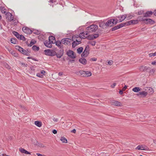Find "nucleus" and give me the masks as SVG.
<instances>
[{"label":"nucleus","instance_id":"51","mask_svg":"<svg viewBox=\"0 0 156 156\" xmlns=\"http://www.w3.org/2000/svg\"><path fill=\"white\" fill-rule=\"evenodd\" d=\"M97 59L96 58H92L90 60L93 61H95L97 60Z\"/></svg>","mask_w":156,"mask_h":156},{"label":"nucleus","instance_id":"62","mask_svg":"<svg viewBox=\"0 0 156 156\" xmlns=\"http://www.w3.org/2000/svg\"><path fill=\"white\" fill-rule=\"evenodd\" d=\"M71 132L73 133H75L76 132V130L75 129H73L72 131Z\"/></svg>","mask_w":156,"mask_h":156},{"label":"nucleus","instance_id":"5","mask_svg":"<svg viewBox=\"0 0 156 156\" xmlns=\"http://www.w3.org/2000/svg\"><path fill=\"white\" fill-rule=\"evenodd\" d=\"M90 36V34L86 30L85 32H82L79 34V37L81 38H85Z\"/></svg>","mask_w":156,"mask_h":156},{"label":"nucleus","instance_id":"43","mask_svg":"<svg viewBox=\"0 0 156 156\" xmlns=\"http://www.w3.org/2000/svg\"><path fill=\"white\" fill-rule=\"evenodd\" d=\"M119 29V27L118 25L117 26H115V27L112 28V31H114Z\"/></svg>","mask_w":156,"mask_h":156},{"label":"nucleus","instance_id":"63","mask_svg":"<svg viewBox=\"0 0 156 156\" xmlns=\"http://www.w3.org/2000/svg\"><path fill=\"white\" fill-rule=\"evenodd\" d=\"M58 75L59 76H62L63 75L62 73L60 72L58 73Z\"/></svg>","mask_w":156,"mask_h":156},{"label":"nucleus","instance_id":"6","mask_svg":"<svg viewBox=\"0 0 156 156\" xmlns=\"http://www.w3.org/2000/svg\"><path fill=\"white\" fill-rule=\"evenodd\" d=\"M73 40L69 38H65L62 40V43L65 45H68L70 44Z\"/></svg>","mask_w":156,"mask_h":156},{"label":"nucleus","instance_id":"23","mask_svg":"<svg viewBox=\"0 0 156 156\" xmlns=\"http://www.w3.org/2000/svg\"><path fill=\"white\" fill-rule=\"evenodd\" d=\"M153 14V12L151 11H148L147 12L144 14V16L145 17L150 16Z\"/></svg>","mask_w":156,"mask_h":156},{"label":"nucleus","instance_id":"11","mask_svg":"<svg viewBox=\"0 0 156 156\" xmlns=\"http://www.w3.org/2000/svg\"><path fill=\"white\" fill-rule=\"evenodd\" d=\"M67 54L70 57L74 58L76 57V56L74 55V52L71 50H69L67 52Z\"/></svg>","mask_w":156,"mask_h":156},{"label":"nucleus","instance_id":"48","mask_svg":"<svg viewBox=\"0 0 156 156\" xmlns=\"http://www.w3.org/2000/svg\"><path fill=\"white\" fill-rule=\"evenodd\" d=\"M116 83H114L113 84L111 85V87L112 88H114L116 85Z\"/></svg>","mask_w":156,"mask_h":156},{"label":"nucleus","instance_id":"21","mask_svg":"<svg viewBox=\"0 0 156 156\" xmlns=\"http://www.w3.org/2000/svg\"><path fill=\"white\" fill-rule=\"evenodd\" d=\"M99 26L100 27L104 28V27L105 25V23L104 21H101L99 22Z\"/></svg>","mask_w":156,"mask_h":156},{"label":"nucleus","instance_id":"38","mask_svg":"<svg viewBox=\"0 0 156 156\" xmlns=\"http://www.w3.org/2000/svg\"><path fill=\"white\" fill-rule=\"evenodd\" d=\"M21 40H22L24 41H26V38L23 35H20L19 38Z\"/></svg>","mask_w":156,"mask_h":156},{"label":"nucleus","instance_id":"36","mask_svg":"<svg viewBox=\"0 0 156 156\" xmlns=\"http://www.w3.org/2000/svg\"><path fill=\"white\" fill-rule=\"evenodd\" d=\"M96 43V42L95 41H91L89 42L88 44L92 46H94L95 45Z\"/></svg>","mask_w":156,"mask_h":156},{"label":"nucleus","instance_id":"57","mask_svg":"<svg viewBox=\"0 0 156 156\" xmlns=\"http://www.w3.org/2000/svg\"><path fill=\"white\" fill-rule=\"evenodd\" d=\"M151 64L153 65H156V61L152 62L151 63Z\"/></svg>","mask_w":156,"mask_h":156},{"label":"nucleus","instance_id":"56","mask_svg":"<svg viewBox=\"0 0 156 156\" xmlns=\"http://www.w3.org/2000/svg\"><path fill=\"white\" fill-rule=\"evenodd\" d=\"M52 133L54 134H56L57 133V131L55 129H54L52 131Z\"/></svg>","mask_w":156,"mask_h":156},{"label":"nucleus","instance_id":"17","mask_svg":"<svg viewBox=\"0 0 156 156\" xmlns=\"http://www.w3.org/2000/svg\"><path fill=\"white\" fill-rule=\"evenodd\" d=\"M98 37L99 34H95L90 36V37L89 38L90 39L94 40L98 38Z\"/></svg>","mask_w":156,"mask_h":156},{"label":"nucleus","instance_id":"14","mask_svg":"<svg viewBox=\"0 0 156 156\" xmlns=\"http://www.w3.org/2000/svg\"><path fill=\"white\" fill-rule=\"evenodd\" d=\"M44 44L47 47L51 48L52 46V43L49 41H45Z\"/></svg>","mask_w":156,"mask_h":156},{"label":"nucleus","instance_id":"49","mask_svg":"<svg viewBox=\"0 0 156 156\" xmlns=\"http://www.w3.org/2000/svg\"><path fill=\"white\" fill-rule=\"evenodd\" d=\"M34 44V42H33L32 41H31V42H30V44L29 45H28V46H29L31 47V46L32 45H33Z\"/></svg>","mask_w":156,"mask_h":156},{"label":"nucleus","instance_id":"41","mask_svg":"<svg viewBox=\"0 0 156 156\" xmlns=\"http://www.w3.org/2000/svg\"><path fill=\"white\" fill-rule=\"evenodd\" d=\"M11 42L12 43L16 44V40L15 39L12 38L11 39Z\"/></svg>","mask_w":156,"mask_h":156},{"label":"nucleus","instance_id":"8","mask_svg":"<svg viewBox=\"0 0 156 156\" xmlns=\"http://www.w3.org/2000/svg\"><path fill=\"white\" fill-rule=\"evenodd\" d=\"M7 16L6 18L9 21H12L13 20V22L15 21V20H13V17L12 14L10 13H7L6 14Z\"/></svg>","mask_w":156,"mask_h":156},{"label":"nucleus","instance_id":"13","mask_svg":"<svg viewBox=\"0 0 156 156\" xmlns=\"http://www.w3.org/2000/svg\"><path fill=\"white\" fill-rule=\"evenodd\" d=\"M147 94V92L145 91H142L139 92V93L137 94L138 96L141 95L142 97H146Z\"/></svg>","mask_w":156,"mask_h":156},{"label":"nucleus","instance_id":"44","mask_svg":"<svg viewBox=\"0 0 156 156\" xmlns=\"http://www.w3.org/2000/svg\"><path fill=\"white\" fill-rule=\"evenodd\" d=\"M132 24H135L138 23L137 20H131Z\"/></svg>","mask_w":156,"mask_h":156},{"label":"nucleus","instance_id":"19","mask_svg":"<svg viewBox=\"0 0 156 156\" xmlns=\"http://www.w3.org/2000/svg\"><path fill=\"white\" fill-rule=\"evenodd\" d=\"M48 40L52 44L54 43L55 42V38L53 36H50L48 38Z\"/></svg>","mask_w":156,"mask_h":156},{"label":"nucleus","instance_id":"28","mask_svg":"<svg viewBox=\"0 0 156 156\" xmlns=\"http://www.w3.org/2000/svg\"><path fill=\"white\" fill-rule=\"evenodd\" d=\"M60 140L63 143H67V139L64 137H62L60 139Z\"/></svg>","mask_w":156,"mask_h":156},{"label":"nucleus","instance_id":"58","mask_svg":"<svg viewBox=\"0 0 156 156\" xmlns=\"http://www.w3.org/2000/svg\"><path fill=\"white\" fill-rule=\"evenodd\" d=\"M20 47L19 46H16V48L17 50H19V49L20 48Z\"/></svg>","mask_w":156,"mask_h":156},{"label":"nucleus","instance_id":"47","mask_svg":"<svg viewBox=\"0 0 156 156\" xmlns=\"http://www.w3.org/2000/svg\"><path fill=\"white\" fill-rule=\"evenodd\" d=\"M144 12V11L143 10H140V11L138 12L137 13V14L138 15H140L142 14Z\"/></svg>","mask_w":156,"mask_h":156},{"label":"nucleus","instance_id":"46","mask_svg":"<svg viewBox=\"0 0 156 156\" xmlns=\"http://www.w3.org/2000/svg\"><path fill=\"white\" fill-rule=\"evenodd\" d=\"M149 57H151L152 56H154L156 55V52L154 53H151L149 54Z\"/></svg>","mask_w":156,"mask_h":156},{"label":"nucleus","instance_id":"42","mask_svg":"<svg viewBox=\"0 0 156 156\" xmlns=\"http://www.w3.org/2000/svg\"><path fill=\"white\" fill-rule=\"evenodd\" d=\"M125 23H126V26L130 25L132 24L131 20L128 21Z\"/></svg>","mask_w":156,"mask_h":156},{"label":"nucleus","instance_id":"10","mask_svg":"<svg viewBox=\"0 0 156 156\" xmlns=\"http://www.w3.org/2000/svg\"><path fill=\"white\" fill-rule=\"evenodd\" d=\"M138 150H147L148 149V148L145 145H139L136 148Z\"/></svg>","mask_w":156,"mask_h":156},{"label":"nucleus","instance_id":"61","mask_svg":"<svg viewBox=\"0 0 156 156\" xmlns=\"http://www.w3.org/2000/svg\"><path fill=\"white\" fill-rule=\"evenodd\" d=\"M123 91L122 90H120L119 91V94H123Z\"/></svg>","mask_w":156,"mask_h":156},{"label":"nucleus","instance_id":"32","mask_svg":"<svg viewBox=\"0 0 156 156\" xmlns=\"http://www.w3.org/2000/svg\"><path fill=\"white\" fill-rule=\"evenodd\" d=\"M13 34L17 38H19L20 35L18 32L14 31L13 32Z\"/></svg>","mask_w":156,"mask_h":156},{"label":"nucleus","instance_id":"35","mask_svg":"<svg viewBox=\"0 0 156 156\" xmlns=\"http://www.w3.org/2000/svg\"><path fill=\"white\" fill-rule=\"evenodd\" d=\"M24 55H25L27 56H28L29 55V53L27 52V51L26 50H23V51H22L21 52Z\"/></svg>","mask_w":156,"mask_h":156},{"label":"nucleus","instance_id":"9","mask_svg":"<svg viewBox=\"0 0 156 156\" xmlns=\"http://www.w3.org/2000/svg\"><path fill=\"white\" fill-rule=\"evenodd\" d=\"M22 30L24 33L27 34H30L32 32L31 30L27 27H23Z\"/></svg>","mask_w":156,"mask_h":156},{"label":"nucleus","instance_id":"22","mask_svg":"<svg viewBox=\"0 0 156 156\" xmlns=\"http://www.w3.org/2000/svg\"><path fill=\"white\" fill-rule=\"evenodd\" d=\"M80 41H78L77 40H76V41H74L72 43V47L73 48L75 47L77 45L79 44H80Z\"/></svg>","mask_w":156,"mask_h":156},{"label":"nucleus","instance_id":"37","mask_svg":"<svg viewBox=\"0 0 156 156\" xmlns=\"http://www.w3.org/2000/svg\"><path fill=\"white\" fill-rule=\"evenodd\" d=\"M32 48L34 50L37 51H38L39 49V47H37L35 45L33 46L32 47Z\"/></svg>","mask_w":156,"mask_h":156},{"label":"nucleus","instance_id":"25","mask_svg":"<svg viewBox=\"0 0 156 156\" xmlns=\"http://www.w3.org/2000/svg\"><path fill=\"white\" fill-rule=\"evenodd\" d=\"M85 73L84 76H90L92 75L91 72L90 71H85Z\"/></svg>","mask_w":156,"mask_h":156},{"label":"nucleus","instance_id":"18","mask_svg":"<svg viewBox=\"0 0 156 156\" xmlns=\"http://www.w3.org/2000/svg\"><path fill=\"white\" fill-rule=\"evenodd\" d=\"M150 69L149 67L143 66L140 67V69L141 71H146L147 70Z\"/></svg>","mask_w":156,"mask_h":156},{"label":"nucleus","instance_id":"40","mask_svg":"<svg viewBox=\"0 0 156 156\" xmlns=\"http://www.w3.org/2000/svg\"><path fill=\"white\" fill-rule=\"evenodd\" d=\"M85 71H79L78 73H80V74L83 76H84V75L85 74Z\"/></svg>","mask_w":156,"mask_h":156},{"label":"nucleus","instance_id":"1","mask_svg":"<svg viewBox=\"0 0 156 156\" xmlns=\"http://www.w3.org/2000/svg\"><path fill=\"white\" fill-rule=\"evenodd\" d=\"M45 54L49 56L56 55L58 58H61L63 55V52L61 50H58L56 48L52 49H47L44 51Z\"/></svg>","mask_w":156,"mask_h":156},{"label":"nucleus","instance_id":"45","mask_svg":"<svg viewBox=\"0 0 156 156\" xmlns=\"http://www.w3.org/2000/svg\"><path fill=\"white\" fill-rule=\"evenodd\" d=\"M155 69H152L150 71V73L151 74H153L155 72Z\"/></svg>","mask_w":156,"mask_h":156},{"label":"nucleus","instance_id":"31","mask_svg":"<svg viewBox=\"0 0 156 156\" xmlns=\"http://www.w3.org/2000/svg\"><path fill=\"white\" fill-rule=\"evenodd\" d=\"M127 17L126 18L128 20H129L132 19L133 17H134V15H132L130 14H128L126 15Z\"/></svg>","mask_w":156,"mask_h":156},{"label":"nucleus","instance_id":"7","mask_svg":"<svg viewBox=\"0 0 156 156\" xmlns=\"http://www.w3.org/2000/svg\"><path fill=\"white\" fill-rule=\"evenodd\" d=\"M126 15H123L121 16H118L117 17V19H116L117 20V23L118 22H120L124 20L126 17Z\"/></svg>","mask_w":156,"mask_h":156},{"label":"nucleus","instance_id":"39","mask_svg":"<svg viewBox=\"0 0 156 156\" xmlns=\"http://www.w3.org/2000/svg\"><path fill=\"white\" fill-rule=\"evenodd\" d=\"M118 25L119 27V28L126 26L125 23H121Z\"/></svg>","mask_w":156,"mask_h":156},{"label":"nucleus","instance_id":"34","mask_svg":"<svg viewBox=\"0 0 156 156\" xmlns=\"http://www.w3.org/2000/svg\"><path fill=\"white\" fill-rule=\"evenodd\" d=\"M83 50V48L82 47H80L77 49V52L79 54H80L82 52Z\"/></svg>","mask_w":156,"mask_h":156},{"label":"nucleus","instance_id":"29","mask_svg":"<svg viewBox=\"0 0 156 156\" xmlns=\"http://www.w3.org/2000/svg\"><path fill=\"white\" fill-rule=\"evenodd\" d=\"M56 45L58 47L60 48H61L62 46V41H58L56 42Z\"/></svg>","mask_w":156,"mask_h":156},{"label":"nucleus","instance_id":"52","mask_svg":"<svg viewBox=\"0 0 156 156\" xmlns=\"http://www.w3.org/2000/svg\"><path fill=\"white\" fill-rule=\"evenodd\" d=\"M11 53L15 56H16L17 55V54L14 52H11Z\"/></svg>","mask_w":156,"mask_h":156},{"label":"nucleus","instance_id":"53","mask_svg":"<svg viewBox=\"0 0 156 156\" xmlns=\"http://www.w3.org/2000/svg\"><path fill=\"white\" fill-rule=\"evenodd\" d=\"M53 120L54 122H57L58 121V119L56 118H54L53 119Z\"/></svg>","mask_w":156,"mask_h":156},{"label":"nucleus","instance_id":"3","mask_svg":"<svg viewBox=\"0 0 156 156\" xmlns=\"http://www.w3.org/2000/svg\"><path fill=\"white\" fill-rule=\"evenodd\" d=\"M117 23V19H110L107 21L105 23V25L108 27H112L114 25L116 24Z\"/></svg>","mask_w":156,"mask_h":156},{"label":"nucleus","instance_id":"27","mask_svg":"<svg viewBox=\"0 0 156 156\" xmlns=\"http://www.w3.org/2000/svg\"><path fill=\"white\" fill-rule=\"evenodd\" d=\"M0 10L2 13L5 14L6 13V9H5L4 7L2 6L0 7Z\"/></svg>","mask_w":156,"mask_h":156},{"label":"nucleus","instance_id":"15","mask_svg":"<svg viewBox=\"0 0 156 156\" xmlns=\"http://www.w3.org/2000/svg\"><path fill=\"white\" fill-rule=\"evenodd\" d=\"M19 151L22 153L25 154H30V153L25 150L23 148H21L19 149Z\"/></svg>","mask_w":156,"mask_h":156},{"label":"nucleus","instance_id":"26","mask_svg":"<svg viewBox=\"0 0 156 156\" xmlns=\"http://www.w3.org/2000/svg\"><path fill=\"white\" fill-rule=\"evenodd\" d=\"M147 92H148L150 94H152L154 92L153 90V88L151 87H147Z\"/></svg>","mask_w":156,"mask_h":156},{"label":"nucleus","instance_id":"2","mask_svg":"<svg viewBox=\"0 0 156 156\" xmlns=\"http://www.w3.org/2000/svg\"><path fill=\"white\" fill-rule=\"evenodd\" d=\"M98 29V27L95 24H92L86 28V30L89 34L95 32Z\"/></svg>","mask_w":156,"mask_h":156},{"label":"nucleus","instance_id":"20","mask_svg":"<svg viewBox=\"0 0 156 156\" xmlns=\"http://www.w3.org/2000/svg\"><path fill=\"white\" fill-rule=\"evenodd\" d=\"M79 61L80 63L83 65H85L87 63V60L84 58H80Z\"/></svg>","mask_w":156,"mask_h":156},{"label":"nucleus","instance_id":"60","mask_svg":"<svg viewBox=\"0 0 156 156\" xmlns=\"http://www.w3.org/2000/svg\"><path fill=\"white\" fill-rule=\"evenodd\" d=\"M36 154L38 156H45L39 153H37Z\"/></svg>","mask_w":156,"mask_h":156},{"label":"nucleus","instance_id":"30","mask_svg":"<svg viewBox=\"0 0 156 156\" xmlns=\"http://www.w3.org/2000/svg\"><path fill=\"white\" fill-rule=\"evenodd\" d=\"M132 90L135 92H137L140 90V89L139 87H136L133 88Z\"/></svg>","mask_w":156,"mask_h":156},{"label":"nucleus","instance_id":"59","mask_svg":"<svg viewBox=\"0 0 156 156\" xmlns=\"http://www.w3.org/2000/svg\"><path fill=\"white\" fill-rule=\"evenodd\" d=\"M41 74L44 75V73H45V71L44 70H41Z\"/></svg>","mask_w":156,"mask_h":156},{"label":"nucleus","instance_id":"4","mask_svg":"<svg viewBox=\"0 0 156 156\" xmlns=\"http://www.w3.org/2000/svg\"><path fill=\"white\" fill-rule=\"evenodd\" d=\"M89 45L87 46L83 52L81 54V56L83 57H86L89 54Z\"/></svg>","mask_w":156,"mask_h":156},{"label":"nucleus","instance_id":"16","mask_svg":"<svg viewBox=\"0 0 156 156\" xmlns=\"http://www.w3.org/2000/svg\"><path fill=\"white\" fill-rule=\"evenodd\" d=\"M145 23L146 24H153L154 23V21L150 19H145L144 21Z\"/></svg>","mask_w":156,"mask_h":156},{"label":"nucleus","instance_id":"24","mask_svg":"<svg viewBox=\"0 0 156 156\" xmlns=\"http://www.w3.org/2000/svg\"><path fill=\"white\" fill-rule=\"evenodd\" d=\"M34 124L38 127H41L42 126V122L38 121H37L35 122Z\"/></svg>","mask_w":156,"mask_h":156},{"label":"nucleus","instance_id":"64","mask_svg":"<svg viewBox=\"0 0 156 156\" xmlns=\"http://www.w3.org/2000/svg\"><path fill=\"white\" fill-rule=\"evenodd\" d=\"M154 15L156 16V9L154 11Z\"/></svg>","mask_w":156,"mask_h":156},{"label":"nucleus","instance_id":"55","mask_svg":"<svg viewBox=\"0 0 156 156\" xmlns=\"http://www.w3.org/2000/svg\"><path fill=\"white\" fill-rule=\"evenodd\" d=\"M23 48L20 47L18 51L21 53L22 51H23Z\"/></svg>","mask_w":156,"mask_h":156},{"label":"nucleus","instance_id":"12","mask_svg":"<svg viewBox=\"0 0 156 156\" xmlns=\"http://www.w3.org/2000/svg\"><path fill=\"white\" fill-rule=\"evenodd\" d=\"M111 105L117 106L121 107L122 106V104L121 102L116 101H112L111 102Z\"/></svg>","mask_w":156,"mask_h":156},{"label":"nucleus","instance_id":"54","mask_svg":"<svg viewBox=\"0 0 156 156\" xmlns=\"http://www.w3.org/2000/svg\"><path fill=\"white\" fill-rule=\"evenodd\" d=\"M127 86L126 85H125L123 88L122 89V90L125 91L126 89L127 88Z\"/></svg>","mask_w":156,"mask_h":156},{"label":"nucleus","instance_id":"50","mask_svg":"<svg viewBox=\"0 0 156 156\" xmlns=\"http://www.w3.org/2000/svg\"><path fill=\"white\" fill-rule=\"evenodd\" d=\"M112 63H113V62H112V61H109L108 62V64L110 65H112Z\"/></svg>","mask_w":156,"mask_h":156},{"label":"nucleus","instance_id":"33","mask_svg":"<svg viewBox=\"0 0 156 156\" xmlns=\"http://www.w3.org/2000/svg\"><path fill=\"white\" fill-rule=\"evenodd\" d=\"M137 22H138V21H144L145 19H144L143 18L142 16H139L137 18Z\"/></svg>","mask_w":156,"mask_h":156}]
</instances>
